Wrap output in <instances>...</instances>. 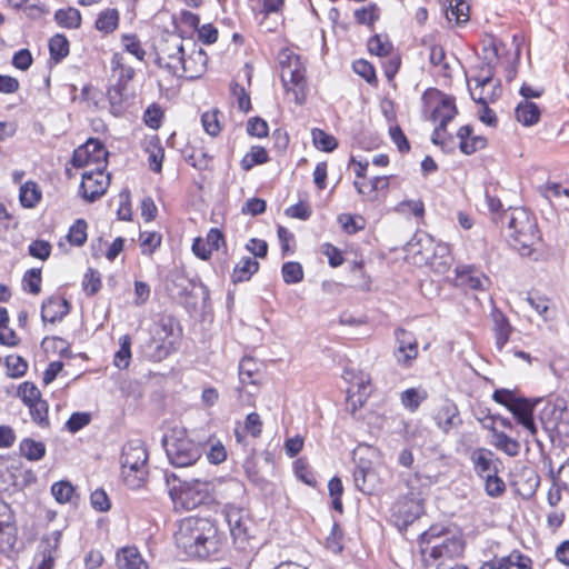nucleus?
Returning <instances> with one entry per match:
<instances>
[{"mask_svg":"<svg viewBox=\"0 0 569 569\" xmlns=\"http://www.w3.org/2000/svg\"><path fill=\"white\" fill-rule=\"evenodd\" d=\"M438 1L448 22L455 21L457 24H461L469 20V6L465 0Z\"/></svg>","mask_w":569,"mask_h":569,"instance_id":"23","label":"nucleus"},{"mask_svg":"<svg viewBox=\"0 0 569 569\" xmlns=\"http://www.w3.org/2000/svg\"><path fill=\"white\" fill-rule=\"evenodd\" d=\"M109 186V177L98 167L96 171H87L82 174L80 193L83 199L93 202L104 194Z\"/></svg>","mask_w":569,"mask_h":569,"instance_id":"13","label":"nucleus"},{"mask_svg":"<svg viewBox=\"0 0 569 569\" xmlns=\"http://www.w3.org/2000/svg\"><path fill=\"white\" fill-rule=\"evenodd\" d=\"M174 541L188 557L207 559L220 551L222 536L212 520L188 517L179 521Z\"/></svg>","mask_w":569,"mask_h":569,"instance_id":"2","label":"nucleus"},{"mask_svg":"<svg viewBox=\"0 0 569 569\" xmlns=\"http://www.w3.org/2000/svg\"><path fill=\"white\" fill-rule=\"evenodd\" d=\"M495 69L491 63H485L480 67L477 76L472 78L476 82L477 88L485 89L487 86L491 84L493 81Z\"/></svg>","mask_w":569,"mask_h":569,"instance_id":"61","label":"nucleus"},{"mask_svg":"<svg viewBox=\"0 0 569 569\" xmlns=\"http://www.w3.org/2000/svg\"><path fill=\"white\" fill-rule=\"evenodd\" d=\"M144 151L148 154V163L150 169L157 173L161 172L162 161L164 158V149L157 136H152L146 140Z\"/></svg>","mask_w":569,"mask_h":569,"instance_id":"26","label":"nucleus"},{"mask_svg":"<svg viewBox=\"0 0 569 569\" xmlns=\"http://www.w3.org/2000/svg\"><path fill=\"white\" fill-rule=\"evenodd\" d=\"M179 337L171 323H161L147 346V356L152 361H161L177 350Z\"/></svg>","mask_w":569,"mask_h":569,"instance_id":"8","label":"nucleus"},{"mask_svg":"<svg viewBox=\"0 0 569 569\" xmlns=\"http://www.w3.org/2000/svg\"><path fill=\"white\" fill-rule=\"evenodd\" d=\"M167 457L174 467H188L201 457L199 445L192 441L183 428H172L163 438Z\"/></svg>","mask_w":569,"mask_h":569,"instance_id":"5","label":"nucleus"},{"mask_svg":"<svg viewBox=\"0 0 569 569\" xmlns=\"http://www.w3.org/2000/svg\"><path fill=\"white\" fill-rule=\"evenodd\" d=\"M148 452L140 440H131L122 448L121 468L147 469Z\"/></svg>","mask_w":569,"mask_h":569,"instance_id":"17","label":"nucleus"},{"mask_svg":"<svg viewBox=\"0 0 569 569\" xmlns=\"http://www.w3.org/2000/svg\"><path fill=\"white\" fill-rule=\"evenodd\" d=\"M355 18L360 24H372L378 20V8L376 4H370L361 9L356 10Z\"/></svg>","mask_w":569,"mask_h":569,"instance_id":"62","label":"nucleus"},{"mask_svg":"<svg viewBox=\"0 0 569 569\" xmlns=\"http://www.w3.org/2000/svg\"><path fill=\"white\" fill-rule=\"evenodd\" d=\"M111 70L118 73V81L124 82L126 84L134 76L133 68L126 63L123 54L119 52L113 53L111 58Z\"/></svg>","mask_w":569,"mask_h":569,"instance_id":"40","label":"nucleus"},{"mask_svg":"<svg viewBox=\"0 0 569 569\" xmlns=\"http://www.w3.org/2000/svg\"><path fill=\"white\" fill-rule=\"evenodd\" d=\"M396 211L402 214H413L422 218L425 213V203L422 200H405L397 204Z\"/></svg>","mask_w":569,"mask_h":569,"instance_id":"56","label":"nucleus"},{"mask_svg":"<svg viewBox=\"0 0 569 569\" xmlns=\"http://www.w3.org/2000/svg\"><path fill=\"white\" fill-rule=\"evenodd\" d=\"M475 472L485 478L487 475L498 473L501 460L489 449L478 448L470 455Z\"/></svg>","mask_w":569,"mask_h":569,"instance_id":"16","label":"nucleus"},{"mask_svg":"<svg viewBox=\"0 0 569 569\" xmlns=\"http://www.w3.org/2000/svg\"><path fill=\"white\" fill-rule=\"evenodd\" d=\"M521 398L522 397H517L516 393L509 389H498L492 395V399L505 406L509 411H511V408H513Z\"/></svg>","mask_w":569,"mask_h":569,"instance_id":"60","label":"nucleus"},{"mask_svg":"<svg viewBox=\"0 0 569 569\" xmlns=\"http://www.w3.org/2000/svg\"><path fill=\"white\" fill-rule=\"evenodd\" d=\"M111 70L118 73V81L124 82L126 84L134 76L133 68L126 63L123 54L119 52L113 53L111 58Z\"/></svg>","mask_w":569,"mask_h":569,"instance_id":"41","label":"nucleus"},{"mask_svg":"<svg viewBox=\"0 0 569 569\" xmlns=\"http://www.w3.org/2000/svg\"><path fill=\"white\" fill-rule=\"evenodd\" d=\"M29 412L31 416V419L34 423H37L41 428H48L49 427V419H48V403L46 400L40 398L39 400L34 401L32 405L28 406Z\"/></svg>","mask_w":569,"mask_h":569,"instance_id":"44","label":"nucleus"},{"mask_svg":"<svg viewBox=\"0 0 569 569\" xmlns=\"http://www.w3.org/2000/svg\"><path fill=\"white\" fill-rule=\"evenodd\" d=\"M470 94L475 102L483 106L489 104L490 102H495L499 97L500 86L499 82L492 87L490 96H485V89L482 88H470Z\"/></svg>","mask_w":569,"mask_h":569,"instance_id":"59","label":"nucleus"},{"mask_svg":"<svg viewBox=\"0 0 569 569\" xmlns=\"http://www.w3.org/2000/svg\"><path fill=\"white\" fill-rule=\"evenodd\" d=\"M184 43L186 40L177 36L166 38L159 46L156 59L157 64L178 77L181 68L180 63L184 57Z\"/></svg>","mask_w":569,"mask_h":569,"instance_id":"9","label":"nucleus"},{"mask_svg":"<svg viewBox=\"0 0 569 569\" xmlns=\"http://www.w3.org/2000/svg\"><path fill=\"white\" fill-rule=\"evenodd\" d=\"M435 420L438 427L447 433L452 427L460 423L457 407L451 402L445 403L435 416Z\"/></svg>","mask_w":569,"mask_h":569,"instance_id":"28","label":"nucleus"},{"mask_svg":"<svg viewBox=\"0 0 569 569\" xmlns=\"http://www.w3.org/2000/svg\"><path fill=\"white\" fill-rule=\"evenodd\" d=\"M455 286L471 290H487L489 278L473 266L462 264L455 269Z\"/></svg>","mask_w":569,"mask_h":569,"instance_id":"14","label":"nucleus"},{"mask_svg":"<svg viewBox=\"0 0 569 569\" xmlns=\"http://www.w3.org/2000/svg\"><path fill=\"white\" fill-rule=\"evenodd\" d=\"M110 111L113 116L119 117L124 113L129 107V93L127 84L121 81L112 84L107 92Z\"/></svg>","mask_w":569,"mask_h":569,"instance_id":"22","label":"nucleus"},{"mask_svg":"<svg viewBox=\"0 0 569 569\" xmlns=\"http://www.w3.org/2000/svg\"><path fill=\"white\" fill-rule=\"evenodd\" d=\"M51 58L60 61L69 54V41L63 34H56L49 41Z\"/></svg>","mask_w":569,"mask_h":569,"instance_id":"47","label":"nucleus"},{"mask_svg":"<svg viewBox=\"0 0 569 569\" xmlns=\"http://www.w3.org/2000/svg\"><path fill=\"white\" fill-rule=\"evenodd\" d=\"M493 331L496 337V347L498 350H502L509 340L512 328L506 318V316L499 310H493Z\"/></svg>","mask_w":569,"mask_h":569,"instance_id":"27","label":"nucleus"},{"mask_svg":"<svg viewBox=\"0 0 569 569\" xmlns=\"http://www.w3.org/2000/svg\"><path fill=\"white\" fill-rule=\"evenodd\" d=\"M111 70L118 73V81L124 82L126 84L134 76L133 68L126 63L123 54L119 52L113 53L111 58Z\"/></svg>","mask_w":569,"mask_h":569,"instance_id":"39","label":"nucleus"},{"mask_svg":"<svg viewBox=\"0 0 569 569\" xmlns=\"http://www.w3.org/2000/svg\"><path fill=\"white\" fill-rule=\"evenodd\" d=\"M201 122L204 131L211 137L218 136L221 130L219 112L217 110L204 112L201 117Z\"/></svg>","mask_w":569,"mask_h":569,"instance_id":"58","label":"nucleus"},{"mask_svg":"<svg viewBox=\"0 0 569 569\" xmlns=\"http://www.w3.org/2000/svg\"><path fill=\"white\" fill-rule=\"evenodd\" d=\"M23 288L32 295H38L41 291V270L30 269L22 279Z\"/></svg>","mask_w":569,"mask_h":569,"instance_id":"57","label":"nucleus"},{"mask_svg":"<svg viewBox=\"0 0 569 569\" xmlns=\"http://www.w3.org/2000/svg\"><path fill=\"white\" fill-rule=\"evenodd\" d=\"M91 417L87 412H74L71 415L66 426L72 433L78 432L90 423Z\"/></svg>","mask_w":569,"mask_h":569,"instance_id":"63","label":"nucleus"},{"mask_svg":"<svg viewBox=\"0 0 569 569\" xmlns=\"http://www.w3.org/2000/svg\"><path fill=\"white\" fill-rule=\"evenodd\" d=\"M502 569H533L532 559L518 549L500 557Z\"/></svg>","mask_w":569,"mask_h":569,"instance_id":"31","label":"nucleus"},{"mask_svg":"<svg viewBox=\"0 0 569 569\" xmlns=\"http://www.w3.org/2000/svg\"><path fill=\"white\" fill-rule=\"evenodd\" d=\"M51 493L57 502H71L74 497V487L67 480H60L51 486Z\"/></svg>","mask_w":569,"mask_h":569,"instance_id":"46","label":"nucleus"},{"mask_svg":"<svg viewBox=\"0 0 569 569\" xmlns=\"http://www.w3.org/2000/svg\"><path fill=\"white\" fill-rule=\"evenodd\" d=\"M83 146L89 151V158L92 163H96L98 167L106 163L108 151L100 140L91 138Z\"/></svg>","mask_w":569,"mask_h":569,"instance_id":"45","label":"nucleus"},{"mask_svg":"<svg viewBox=\"0 0 569 569\" xmlns=\"http://www.w3.org/2000/svg\"><path fill=\"white\" fill-rule=\"evenodd\" d=\"M311 137L312 142L318 150L331 152L338 147L337 139L321 129H312Z\"/></svg>","mask_w":569,"mask_h":569,"instance_id":"42","label":"nucleus"},{"mask_svg":"<svg viewBox=\"0 0 569 569\" xmlns=\"http://www.w3.org/2000/svg\"><path fill=\"white\" fill-rule=\"evenodd\" d=\"M482 479L485 480V491L489 497L498 498L505 493L506 483L498 473L487 475Z\"/></svg>","mask_w":569,"mask_h":569,"instance_id":"52","label":"nucleus"},{"mask_svg":"<svg viewBox=\"0 0 569 569\" xmlns=\"http://www.w3.org/2000/svg\"><path fill=\"white\" fill-rule=\"evenodd\" d=\"M537 403L538 400H530L522 397L510 411L518 422L522 425L532 437L537 435V427L533 421V410Z\"/></svg>","mask_w":569,"mask_h":569,"instance_id":"21","label":"nucleus"},{"mask_svg":"<svg viewBox=\"0 0 569 569\" xmlns=\"http://www.w3.org/2000/svg\"><path fill=\"white\" fill-rule=\"evenodd\" d=\"M7 375L11 378L22 377L28 370V362L18 355L6 357Z\"/></svg>","mask_w":569,"mask_h":569,"instance_id":"48","label":"nucleus"},{"mask_svg":"<svg viewBox=\"0 0 569 569\" xmlns=\"http://www.w3.org/2000/svg\"><path fill=\"white\" fill-rule=\"evenodd\" d=\"M491 443L500 451L505 452L509 457H516L520 451V443L516 440L507 436L502 431H498L497 429H492V441Z\"/></svg>","mask_w":569,"mask_h":569,"instance_id":"30","label":"nucleus"},{"mask_svg":"<svg viewBox=\"0 0 569 569\" xmlns=\"http://www.w3.org/2000/svg\"><path fill=\"white\" fill-rule=\"evenodd\" d=\"M20 452L30 461H39L46 455V446L41 441L26 438L20 442Z\"/></svg>","mask_w":569,"mask_h":569,"instance_id":"34","label":"nucleus"},{"mask_svg":"<svg viewBox=\"0 0 569 569\" xmlns=\"http://www.w3.org/2000/svg\"><path fill=\"white\" fill-rule=\"evenodd\" d=\"M368 49L372 54L379 57H388L391 53L393 46L390 42L388 36L376 34L369 39Z\"/></svg>","mask_w":569,"mask_h":569,"instance_id":"43","label":"nucleus"},{"mask_svg":"<svg viewBox=\"0 0 569 569\" xmlns=\"http://www.w3.org/2000/svg\"><path fill=\"white\" fill-rule=\"evenodd\" d=\"M19 199L24 208H33L41 199V191L37 183L27 181L20 187Z\"/></svg>","mask_w":569,"mask_h":569,"instance_id":"37","label":"nucleus"},{"mask_svg":"<svg viewBox=\"0 0 569 569\" xmlns=\"http://www.w3.org/2000/svg\"><path fill=\"white\" fill-rule=\"evenodd\" d=\"M54 19L59 26L68 29H77L81 23V14L76 8L59 9Z\"/></svg>","mask_w":569,"mask_h":569,"instance_id":"38","label":"nucleus"},{"mask_svg":"<svg viewBox=\"0 0 569 569\" xmlns=\"http://www.w3.org/2000/svg\"><path fill=\"white\" fill-rule=\"evenodd\" d=\"M17 396L28 407L41 398V392L33 382L24 381L18 387Z\"/></svg>","mask_w":569,"mask_h":569,"instance_id":"49","label":"nucleus"},{"mask_svg":"<svg viewBox=\"0 0 569 569\" xmlns=\"http://www.w3.org/2000/svg\"><path fill=\"white\" fill-rule=\"evenodd\" d=\"M429 120L435 124L431 141L443 152H452L457 144L461 152L471 154L485 148L486 139L480 136L471 137L470 126L460 127L456 136L448 131V124L458 113L456 100L437 88H429Z\"/></svg>","mask_w":569,"mask_h":569,"instance_id":"1","label":"nucleus"},{"mask_svg":"<svg viewBox=\"0 0 569 569\" xmlns=\"http://www.w3.org/2000/svg\"><path fill=\"white\" fill-rule=\"evenodd\" d=\"M281 273L288 284L298 283L303 279V269L299 262L289 261L282 264Z\"/></svg>","mask_w":569,"mask_h":569,"instance_id":"50","label":"nucleus"},{"mask_svg":"<svg viewBox=\"0 0 569 569\" xmlns=\"http://www.w3.org/2000/svg\"><path fill=\"white\" fill-rule=\"evenodd\" d=\"M510 243L521 256H530L540 241L536 218L523 208L513 209L508 217Z\"/></svg>","mask_w":569,"mask_h":569,"instance_id":"3","label":"nucleus"},{"mask_svg":"<svg viewBox=\"0 0 569 569\" xmlns=\"http://www.w3.org/2000/svg\"><path fill=\"white\" fill-rule=\"evenodd\" d=\"M168 492L176 506L192 510L210 499L213 485L210 481L193 479L181 481L176 475H166Z\"/></svg>","mask_w":569,"mask_h":569,"instance_id":"4","label":"nucleus"},{"mask_svg":"<svg viewBox=\"0 0 569 569\" xmlns=\"http://www.w3.org/2000/svg\"><path fill=\"white\" fill-rule=\"evenodd\" d=\"M356 487L363 493L371 495L379 485L376 471L370 467L358 466L353 471Z\"/></svg>","mask_w":569,"mask_h":569,"instance_id":"25","label":"nucleus"},{"mask_svg":"<svg viewBox=\"0 0 569 569\" xmlns=\"http://www.w3.org/2000/svg\"><path fill=\"white\" fill-rule=\"evenodd\" d=\"M131 360V338L123 335L119 338V350L114 353L113 365L122 370L127 369Z\"/></svg>","mask_w":569,"mask_h":569,"instance_id":"35","label":"nucleus"},{"mask_svg":"<svg viewBox=\"0 0 569 569\" xmlns=\"http://www.w3.org/2000/svg\"><path fill=\"white\" fill-rule=\"evenodd\" d=\"M61 537V530H53L41 537L34 557L36 569H53L54 560L59 556Z\"/></svg>","mask_w":569,"mask_h":569,"instance_id":"12","label":"nucleus"},{"mask_svg":"<svg viewBox=\"0 0 569 569\" xmlns=\"http://www.w3.org/2000/svg\"><path fill=\"white\" fill-rule=\"evenodd\" d=\"M67 239L73 246H82L87 241V222L83 219L76 220L69 229Z\"/></svg>","mask_w":569,"mask_h":569,"instance_id":"51","label":"nucleus"},{"mask_svg":"<svg viewBox=\"0 0 569 569\" xmlns=\"http://www.w3.org/2000/svg\"><path fill=\"white\" fill-rule=\"evenodd\" d=\"M515 114L517 120L523 126H533L540 119V110L536 103L523 100L518 103Z\"/></svg>","mask_w":569,"mask_h":569,"instance_id":"29","label":"nucleus"},{"mask_svg":"<svg viewBox=\"0 0 569 569\" xmlns=\"http://www.w3.org/2000/svg\"><path fill=\"white\" fill-rule=\"evenodd\" d=\"M396 339L398 347L395 350V357L399 363L408 365L418 353L416 339L403 329L396 330Z\"/></svg>","mask_w":569,"mask_h":569,"instance_id":"20","label":"nucleus"},{"mask_svg":"<svg viewBox=\"0 0 569 569\" xmlns=\"http://www.w3.org/2000/svg\"><path fill=\"white\" fill-rule=\"evenodd\" d=\"M116 563L119 569H149L147 561L136 547H123L118 550Z\"/></svg>","mask_w":569,"mask_h":569,"instance_id":"24","label":"nucleus"},{"mask_svg":"<svg viewBox=\"0 0 569 569\" xmlns=\"http://www.w3.org/2000/svg\"><path fill=\"white\" fill-rule=\"evenodd\" d=\"M342 378L349 383L347 390V401L356 409L361 407L367 397L370 395L371 378L369 373L347 368L343 371Z\"/></svg>","mask_w":569,"mask_h":569,"instance_id":"11","label":"nucleus"},{"mask_svg":"<svg viewBox=\"0 0 569 569\" xmlns=\"http://www.w3.org/2000/svg\"><path fill=\"white\" fill-rule=\"evenodd\" d=\"M429 268L438 274L448 272L453 263V257L449 243L436 241L429 237Z\"/></svg>","mask_w":569,"mask_h":569,"instance_id":"15","label":"nucleus"},{"mask_svg":"<svg viewBox=\"0 0 569 569\" xmlns=\"http://www.w3.org/2000/svg\"><path fill=\"white\" fill-rule=\"evenodd\" d=\"M121 470L123 481L129 488L138 489L144 483L147 469L131 470L130 468H121Z\"/></svg>","mask_w":569,"mask_h":569,"instance_id":"54","label":"nucleus"},{"mask_svg":"<svg viewBox=\"0 0 569 569\" xmlns=\"http://www.w3.org/2000/svg\"><path fill=\"white\" fill-rule=\"evenodd\" d=\"M119 24V12L117 9L108 8L102 10L96 20V29L106 34L113 32Z\"/></svg>","mask_w":569,"mask_h":569,"instance_id":"33","label":"nucleus"},{"mask_svg":"<svg viewBox=\"0 0 569 569\" xmlns=\"http://www.w3.org/2000/svg\"><path fill=\"white\" fill-rule=\"evenodd\" d=\"M208 446L206 456L210 463L219 465L227 459V450L220 440L210 439Z\"/></svg>","mask_w":569,"mask_h":569,"instance_id":"53","label":"nucleus"},{"mask_svg":"<svg viewBox=\"0 0 569 569\" xmlns=\"http://www.w3.org/2000/svg\"><path fill=\"white\" fill-rule=\"evenodd\" d=\"M430 556L433 559L443 558L451 560L453 557L459 556L463 551V542L460 538L451 535L445 536L441 540L437 539L435 543L430 546Z\"/></svg>","mask_w":569,"mask_h":569,"instance_id":"18","label":"nucleus"},{"mask_svg":"<svg viewBox=\"0 0 569 569\" xmlns=\"http://www.w3.org/2000/svg\"><path fill=\"white\" fill-rule=\"evenodd\" d=\"M70 311V303L60 296H51L41 305V318L43 321L54 323L62 320Z\"/></svg>","mask_w":569,"mask_h":569,"instance_id":"19","label":"nucleus"},{"mask_svg":"<svg viewBox=\"0 0 569 569\" xmlns=\"http://www.w3.org/2000/svg\"><path fill=\"white\" fill-rule=\"evenodd\" d=\"M259 269V263L253 258H242L234 267L232 272V281L243 282L249 280Z\"/></svg>","mask_w":569,"mask_h":569,"instance_id":"32","label":"nucleus"},{"mask_svg":"<svg viewBox=\"0 0 569 569\" xmlns=\"http://www.w3.org/2000/svg\"><path fill=\"white\" fill-rule=\"evenodd\" d=\"M121 42L124 50L134 56L139 61H142L146 56V51L142 49L140 41L134 34H122Z\"/></svg>","mask_w":569,"mask_h":569,"instance_id":"55","label":"nucleus"},{"mask_svg":"<svg viewBox=\"0 0 569 569\" xmlns=\"http://www.w3.org/2000/svg\"><path fill=\"white\" fill-rule=\"evenodd\" d=\"M280 77L283 87L292 92L295 101L301 104L305 100V67L300 58L290 50H282L279 54Z\"/></svg>","mask_w":569,"mask_h":569,"instance_id":"6","label":"nucleus"},{"mask_svg":"<svg viewBox=\"0 0 569 569\" xmlns=\"http://www.w3.org/2000/svg\"><path fill=\"white\" fill-rule=\"evenodd\" d=\"M269 160L267 150L261 146H253L243 156L240 164L246 171L251 170L254 166L263 164Z\"/></svg>","mask_w":569,"mask_h":569,"instance_id":"36","label":"nucleus"},{"mask_svg":"<svg viewBox=\"0 0 569 569\" xmlns=\"http://www.w3.org/2000/svg\"><path fill=\"white\" fill-rule=\"evenodd\" d=\"M183 58L178 77L189 80L200 78L207 70L208 57L206 51L196 42L187 40L184 43Z\"/></svg>","mask_w":569,"mask_h":569,"instance_id":"10","label":"nucleus"},{"mask_svg":"<svg viewBox=\"0 0 569 569\" xmlns=\"http://www.w3.org/2000/svg\"><path fill=\"white\" fill-rule=\"evenodd\" d=\"M233 543L240 550H246L253 537L254 525L247 510L227 506L224 510Z\"/></svg>","mask_w":569,"mask_h":569,"instance_id":"7","label":"nucleus"},{"mask_svg":"<svg viewBox=\"0 0 569 569\" xmlns=\"http://www.w3.org/2000/svg\"><path fill=\"white\" fill-rule=\"evenodd\" d=\"M140 239L142 253L151 254L161 243V236L157 232H143Z\"/></svg>","mask_w":569,"mask_h":569,"instance_id":"64","label":"nucleus"}]
</instances>
